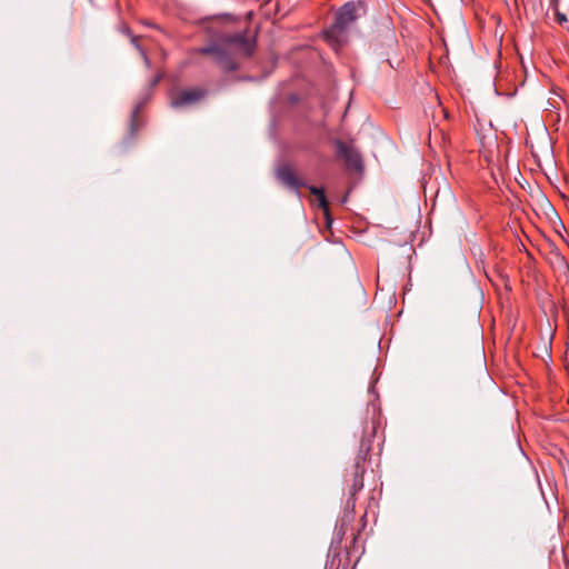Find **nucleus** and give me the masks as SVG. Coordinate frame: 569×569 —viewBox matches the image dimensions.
Here are the masks:
<instances>
[{
    "mask_svg": "<svg viewBox=\"0 0 569 569\" xmlns=\"http://www.w3.org/2000/svg\"><path fill=\"white\" fill-rule=\"evenodd\" d=\"M357 20V6L353 2L346 3L338 12L335 23L325 31L326 41L338 49L347 41V31Z\"/></svg>",
    "mask_w": 569,
    "mask_h": 569,
    "instance_id": "nucleus-1",
    "label": "nucleus"
},
{
    "mask_svg": "<svg viewBox=\"0 0 569 569\" xmlns=\"http://www.w3.org/2000/svg\"><path fill=\"white\" fill-rule=\"evenodd\" d=\"M336 147H337L339 157H341L345 160L348 168L356 170V171L362 170V167H363L362 158H361L360 152L356 148H353L352 146L346 144L345 142H342L340 140L336 141Z\"/></svg>",
    "mask_w": 569,
    "mask_h": 569,
    "instance_id": "nucleus-2",
    "label": "nucleus"
},
{
    "mask_svg": "<svg viewBox=\"0 0 569 569\" xmlns=\"http://www.w3.org/2000/svg\"><path fill=\"white\" fill-rule=\"evenodd\" d=\"M206 96V91L200 88H193L188 90H182L178 92L171 99V106L173 108H182L187 106H191L198 101H200Z\"/></svg>",
    "mask_w": 569,
    "mask_h": 569,
    "instance_id": "nucleus-3",
    "label": "nucleus"
},
{
    "mask_svg": "<svg viewBox=\"0 0 569 569\" xmlns=\"http://www.w3.org/2000/svg\"><path fill=\"white\" fill-rule=\"evenodd\" d=\"M228 42L237 47V52L244 57H250L256 48L254 37L248 38L246 34L238 33L228 39Z\"/></svg>",
    "mask_w": 569,
    "mask_h": 569,
    "instance_id": "nucleus-4",
    "label": "nucleus"
},
{
    "mask_svg": "<svg viewBox=\"0 0 569 569\" xmlns=\"http://www.w3.org/2000/svg\"><path fill=\"white\" fill-rule=\"evenodd\" d=\"M277 178L286 186L298 189L305 183L297 177L296 172L288 166H282L277 170Z\"/></svg>",
    "mask_w": 569,
    "mask_h": 569,
    "instance_id": "nucleus-5",
    "label": "nucleus"
},
{
    "mask_svg": "<svg viewBox=\"0 0 569 569\" xmlns=\"http://www.w3.org/2000/svg\"><path fill=\"white\" fill-rule=\"evenodd\" d=\"M198 52L201 54H212L216 62L221 64L223 69H234L233 66H230L228 61H226L224 52L217 46H209L198 49Z\"/></svg>",
    "mask_w": 569,
    "mask_h": 569,
    "instance_id": "nucleus-6",
    "label": "nucleus"
},
{
    "mask_svg": "<svg viewBox=\"0 0 569 569\" xmlns=\"http://www.w3.org/2000/svg\"><path fill=\"white\" fill-rule=\"evenodd\" d=\"M310 193L317 196L319 201V207L323 209L325 213H328V202L325 196V190L322 188H318L315 186L309 187Z\"/></svg>",
    "mask_w": 569,
    "mask_h": 569,
    "instance_id": "nucleus-7",
    "label": "nucleus"
},
{
    "mask_svg": "<svg viewBox=\"0 0 569 569\" xmlns=\"http://www.w3.org/2000/svg\"><path fill=\"white\" fill-rule=\"evenodd\" d=\"M557 16H558V20H559L560 22L566 20L565 16H562V14H560V13H558Z\"/></svg>",
    "mask_w": 569,
    "mask_h": 569,
    "instance_id": "nucleus-8",
    "label": "nucleus"
},
{
    "mask_svg": "<svg viewBox=\"0 0 569 569\" xmlns=\"http://www.w3.org/2000/svg\"><path fill=\"white\" fill-rule=\"evenodd\" d=\"M355 487H358V489H360L362 487V481H360L359 483L356 481Z\"/></svg>",
    "mask_w": 569,
    "mask_h": 569,
    "instance_id": "nucleus-9",
    "label": "nucleus"
},
{
    "mask_svg": "<svg viewBox=\"0 0 569 569\" xmlns=\"http://www.w3.org/2000/svg\"><path fill=\"white\" fill-rule=\"evenodd\" d=\"M132 42L134 43V46L139 49V44L137 43V39H132Z\"/></svg>",
    "mask_w": 569,
    "mask_h": 569,
    "instance_id": "nucleus-10",
    "label": "nucleus"
},
{
    "mask_svg": "<svg viewBox=\"0 0 569 569\" xmlns=\"http://www.w3.org/2000/svg\"><path fill=\"white\" fill-rule=\"evenodd\" d=\"M377 278H378V281L381 279V273H380V271H379V270H378Z\"/></svg>",
    "mask_w": 569,
    "mask_h": 569,
    "instance_id": "nucleus-11",
    "label": "nucleus"
},
{
    "mask_svg": "<svg viewBox=\"0 0 569 569\" xmlns=\"http://www.w3.org/2000/svg\"><path fill=\"white\" fill-rule=\"evenodd\" d=\"M142 57L144 60H148V57L146 56V53H142Z\"/></svg>",
    "mask_w": 569,
    "mask_h": 569,
    "instance_id": "nucleus-12",
    "label": "nucleus"
},
{
    "mask_svg": "<svg viewBox=\"0 0 569 569\" xmlns=\"http://www.w3.org/2000/svg\"><path fill=\"white\" fill-rule=\"evenodd\" d=\"M142 57L144 60H148V57L146 56V53H142Z\"/></svg>",
    "mask_w": 569,
    "mask_h": 569,
    "instance_id": "nucleus-13",
    "label": "nucleus"
},
{
    "mask_svg": "<svg viewBox=\"0 0 569 569\" xmlns=\"http://www.w3.org/2000/svg\"><path fill=\"white\" fill-rule=\"evenodd\" d=\"M142 57L144 60H148V57L146 56V53H142Z\"/></svg>",
    "mask_w": 569,
    "mask_h": 569,
    "instance_id": "nucleus-14",
    "label": "nucleus"
}]
</instances>
